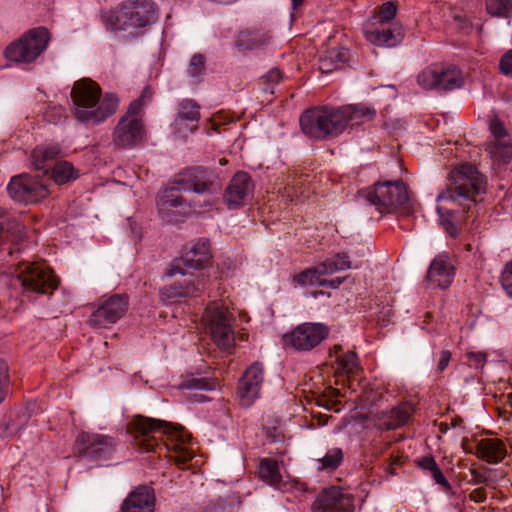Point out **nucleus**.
I'll return each instance as SVG.
<instances>
[{"mask_svg":"<svg viewBox=\"0 0 512 512\" xmlns=\"http://www.w3.org/2000/svg\"><path fill=\"white\" fill-rule=\"evenodd\" d=\"M127 430L132 437L133 447L141 453L165 451L178 465H185L193 458V451L186 446L191 441V435L183 427L135 416Z\"/></svg>","mask_w":512,"mask_h":512,"instance_id":"obj_1","label":"nucleus"},{"mask_svg":"<svg viewBox=\"0 0 512 512\" xmlns=\"http://www.w3.org/2000/svg\"><path fill=\"white\" fill-rule=\"evenodd\" d=\"M71 98L76 119L91 125L104 122L117 111L119 105L115 94L106 93L101 96L100 86L88 78L74 83Z\"/></svg>","mask_w":512,"mask_h":512,"instance_id":"obj_2","label":"nucleus"},{"mask_svg":"<svg viewBox=\"0 0 512 512\" xmlns=\"http://www.w3.org/2000/svg\"><path fill=\"white\" fill-rule=\"evenodd\" d=\"M486 178L473 164H463L451 174L446 191L438 196L439 202H448L469 212L476 205V196L485 193Z\"/></svg>","mask_w":512,"mask_h":512,"instance_id":"obj_3","label":"nucleus"},{"mask_svg":"<svg viewBox=\"0 0 512 512\" xmlns=\"http://www.w3.org/2000/svg\"><path fill=\"white\" fill-rule=\"evenodd\" d=\"M158 19V7L152 0H126L116 16L114 29L125 36L136 38Z\"/></svg>","mask_w":512,"mask_h":512,"instance_id":"obj_4","label":"nucleus"},{"mask_svg":"<svg viewBox=\"0 0 512 512\" xmlns=\"http://www.w3.org/2000/svg\"><path fill=\"white\" fill-rule=\"evenodd\" d=\"M151 96L150 89L131 102L127 112L120 118L113 131V143L117 148H132L143 140L144 125L140 115L145 98Z\"/></svg>","mask_w":512,"mask_h":512,"instance_id":"obj_5","label":"nucleus"},{"mask_svg":"<svg viewBox=\"0 0 512 512\" xmlns=\"http://www.w3.org/2000/svg\"><path fill=\"white\" fill-rule=\"evenodd\" d=\"M359 195L380 213H391L397 209L409 210V196L403 181L378 182L373 188L359 191Z\"/></svg>","mask_w":512,"mask_h":512,"instance_id":"obj_6","label":"nucleus"},{"mask_svg":"<svg viewBox=\"0 0 512 512\" xmlns=\"http://www.w3.org/2000/svg\"><path fill=\"white\" fill-rule=\"evenodd\" d=\"M202 320L216 346L224 351H230L235 342L232 327L234 318L227 306L219 301L212 302L206 307Z\"/></svg>","mask_w":512,"mask_h":512,"instance_id":"obj_7","label":"nucleus"},{"mask_svg":"<svg viewBox=\"0 0 512 512\" xmlns=\"http://www.w3.org/2000/svg\"><path fill=\"white\" fill-rule=\"evenodd\" d=\"M48 42L49 32L46 28L31 29L6 48L5 56L10 61L31 63L47 48Z\"/></svg>","mask_w":512,"mask_h":512,"instance_id":"obj_8","label":"nucleus"},{"mask_svg":"<svg viewBox=\"0 0 512 512\" xmlns=\"http://www.w3.org/2000/svg\"><path fill=\"white\" fill-rule=\"evenodd\" d=\"M173 184L182 192H193L206 197L215 195L220 190L216 174L202 166L185 168L174 177Z\"/></svg>","mask_w":512,"mask_h":512,"instance_id":"obj_9","label":"nucleus"},{"mask_svg":"<svg viewBox=\"0 0 512 512\" xmlns=\"http://www.w3.org/2000/svg\"><path fill=\"white\" fill-rule=\"evenodd\" d=\"M115 438L90 432H81L75 439V455L83 460L102 461L112 458L116 450Z\"/></svg>","mask_w":512,"mask_h":512,"instance_id":"obj_10","label":"nucleus"},{"mask_svg":"<svg viewBox=\"0 0 512 512\" xmlns=\"http://www.w3.org/2000/svg\"><path fill=\"white\" fill-rule=\"evenodd\" d=\"M23 287L25 296L30 294H52L57 288L59 280L53 271L39 263L26 264L17 276Z\"/></svg>","mask_w":512,"mask_h":512,"instance_id":"obj_11","label":"nucleus"},{"mask_svg":"<svg viewBox=\"0 0 512 512\" xmlns=\"http://www.w3.org/2000/svg\"><path fill=\"white\" fill-rule=\"evenodd\" d=\"M417 82L425 90H455L463 86L464 77L454 65H434L424 69L418 75Z\"/></svg>","mask_w":512,"mask_h":512,"instance_id":"obj_12","label":"nucleus"},{"mask_svg":"<svg viewBox=\"0 0 512 512\" xmlns=\"http://www.w3.org/2000/svg\"><path fill=\"white\" fill-rule=\"evenodd\" d=\"M210 259L211 250L209 240L205 238L199 239L180 258L172 262L167 275L174 276L180 274L182 276H193V271L207 267L210 263Z\"/></svg>","mask_w":512,"mask_h":512,"instance_id":"obj_13","label":"nucleus"},{"mask_svg":"<svg viewBox=\"0 0 512 512\" xmlns=\"http://www.w3.org/2000/svg\"><path fill=\"white\" fill-rule=\"evenodd\" d=\"M328 326L322 323H302L283 336L287 345L298 351H310L329 335Z\"/></svg>","mask_w":512,"mask_h":512,"instance_id":"obj_14","label":"nucleus"},{"mask_svg":"<svg viewBox=\"0 0 512 512\" xmlns=\"http://www.w3.org/2000/svg\"><path fill=\"white\" fill-rule=\"evenodd\" d=\"M180 191L173 184L172 187L165 189L159 194L157 209L163 220L173 222L177 214H186L190 208L199 211L200 208H210L213 205L211 198L205 199L202 205H191L182 196L178 195Z\"/></svg>","mask_w":512,"mask_h":512,"instance_id":"obj_15","label":"nucleus"},{"mask_svg":"<svg viewBox=\"0 0 512 512\" xmlns=\"http://www.w3.org/2000/svg\"><path fill=\"white\" fill-rule=\"evenodd\" d=\"M128 296L115 294L103 300L91 314L88 323L93 328H106L116 323L128 310Z\"/></svg>","mask_w":512,"mask_h":512,"instance_id":"obj_16","label":"nucleus"},{"mask_svg":"<svg viewBox=\"0 0 512 512\" xmlns=\"http://www.w3.org/2000/svg\"><path fill=\"white\" fill-rule=\"evenodd\" d=\"M7 190L14 200L25 203L37 202L48 195L45 184L25 174L13 177Z\"/></svg>","mask_w":512,"mask_h":512,"instance_id":"obj_17","label":"nucleus"},{"mask_svg":"<svg viewBox=\"0 0 512 512\" xmlns=\"http://www.w3.org/2000/svg\"><path fill=\"white\" fill-rule=\"evenodd\" d=\"M263 382V365L254 362L245 370L238 382L237 395L242 406L249 407L259 398Z\"/></svg>","mask_w":512,"mask_h":512,"instance_id":"obj_18","label":"nucleus"},{"mask_svg":"<svg viewBox=\"0 0 512 512\" xmlns=\"http://www.w3.org/2000/svg\"><path fill=\"white\" fill-rule=\"evenodd\" d=\"M354 499L345 494L339 487H329L322 490L311 505L312 512H351Z\"/></svg>","mask_w":512,"mask_h":512,"instance_id":"obj_19","label":"nucleus"},{"mask_svg":"<svg viewBox=\"0 0 512 512\" xmlns=\"http://www.w3.org/2000/svg\"><path fill=\"white\" fill-rule=\"evenodd\" d=\"M254 182L246 172H237L225 189L223 199L229 208L245 205L253 196Z\"/></svg>","mask_w":512,"mask_h":512,"instance_id":"obj_20","label":"nucleus"},{"mask_svg":"<svg viewBox=\"0 0 512 512\" xmlns=\"http://www.w3.org/2000/svg\"><path fill=\"white\" fill-rule=\"evenodd\" d=\"M365 36L368 41L377 46L393 47L404 37V30L398 23L380 25L377 28H366Z\"/></svg>","mask_w":512,"mask_h":512,"instance_id":"obj_21","label":"nucleus"},{"mask_svg":"<svg viewBox=\"0 0 512 512\" xmlns=\"http://www.w3.org/2000/svg\"><path fill=\"white\" fill-rule=\"evenodd\" d=\"M154 508V490L148 486H139L123 501L121 512H154Z\"/></svg>","mask_w":512,"mask_h":512,"instance_id":"obj_22","label":"nucleus"},{"mask_svg":"<svg viewBox=\"0 0 512 512\" xmlns=\"http://www.w3.org/2000/svg\"><path fill=\"white\" fill-rule=\"evenodd\" d=\"M302 132L313 140H326L327 131L324 129L323 107H314L305 110L300 116Z\"/></svg>","mask_w":512,"mask_h":512,"instance_id":"obj_23","label":"nucleus"},{"mask_svg":"<svg viewBox=\"0 0 512 512\" xmlns=\"http://www.w3.org/2000/svg\"><path fill=\"white\" fill-rule=\"evenodd\" d=\"M454 277V267L446 255L436 256L427 272V280L434 286L445 289L450 286Z\"/></svg>","mask_w":512,"mask_h":512,"instance_id":"obj_24","label":"nucleus"},{"mask_svg":"<svg viewBox=\"0 0 512 512\" xmlns=\"http://www.w3.org/2000/svg\"><path fill=\"white\" fill-rule=\"evenodd\" d=\"M217 387V382L212 378L207 377H197L195 375L186 376L181 384L180 388L187 389L192 393L189 397L195 402H206L209 401L206 395L203 394L204 391H213Z\"/></svg>","mask_w":512,"mask_h":512,"instance_id":"obj_25","label":"nucleus"},{"mask_svg":"<svg viewBox=\"0 0 512 512\" xmlns=\"http://www.w3.org/2000/svg\"><path fill=\"white\" fill-rule=\"evenodd\" d=\"M507 454L504 443L496 438L481 439L476 444L475 455L490 464L501 462Z\"/></svg>","mask_w":512,"mask_h":512,"instance_id":"obj_26","label":"nucleus"},{"mask_svg":"<svg viewBox=\"0 0 512 512\" xmlns=\"http://www.w3.org/2000/svg\"><path fill=\"white\" fill-rule=\"evenodd\" d=\"M271 41V35L263 29H245L238 33L235 46L240 51H250L266 46Z\"/></svg>","mask_w":512,"mask_h":512,"instance_id":"obj_27","label":"nucleus"},{"mask_svg":"<svg viewBox=\"0 0 512 512\" xmlns=\"http://www.w3.org/2000/svg\"><path fill=\"white\" fill-rule=\"evenodd\" d=\"M200 279H183L176 281L171 285L165 286L160 290V298L162 301H173L179 297L194 296L200 290Z\"/></svg>","mask_w":512,"mask_h":512,"instance_id":"obj_28","label":"nucleus"},{"mask_svg":"<svg viewBox=\"0 0 512 512\" xmlns=\"http://www.w3.org/2000/svg\"><path fill=\"white\" fill-rule=\"evenodd\" d=\"M326 139L338 137L346 129L345 114L340 107L323 106Z\"/></svg>","mask_w":512,"mask_h":512,"instance_id":"obj_29","label":"nucleus"},{"mask_svg":"<svg viewBox=\"0 0 512 512\" xmlns=\"http://www.w3.org/2000/svg\"><path fill=\"white\" fill-rule=\"evenodd\" d=\"M413 414V406L410 403H402L389 412L383 413L381 427L386 430L397 429L405 425Z\"/></svg>","mask_w":512,"mask_h":512,"instance_id":"obj_30","label":"nucleus"},{"mask_svg":"<svg viewBox=\"0 0 512 512\" xmlns=\"http://www.w3.org/2000/svg\"><path fill=\"white\" fill-rule=\"evenodd\" d=\"M349 59V52L345 48H333L325 51L319 58V70L328 74L344 66Z\"/></svg>","mask_w":512,"mask_h":512,"instance_id":"obj_31","label":"nucleus"},{"mask_svg":"<svg viewBox=\"0 0 512 512\" xmlns=\"http://www.w3.org/2000/svg\"><path fill=\"white\" fill-rule=\"evenodd\" d=\"M60 148L57 145L36 147L31 155L32 165L38 171L47 174L52 167L53 161L59 155Z\"/></svg>","mask_w":512,"mask_h":512,"instance_id":"obj_32","label":"nucleus"},{"mask_svg":"<svg viewBox=\"0 0 512 512\" xmlns=\"http://www.w3.org/2000/svg\"><path fill=\"white\" fill-rule=\"evenodd\" d=\"M340 108L345 114L346 127L349 124L351 126H358L365 122L372 121L376 116L374 108L363 104L347 105Z\"/></svg>","mask_w":512,"mask_h":512,"instance_id":"obj_33","label":"nucleus"},{"mask_svg":"<svg viewBox=\"0 0 512 512\" xmlns=\"http://www.w3.org/2000/svg\"><path fill=\"white\" fill-rule=\"evenodd\" d=\"M486 151L495 163L505 164L512 159V141L511 139L489 141Z\"/></svg>","mask_w":512,"mask_h":512,"instance_id":"obj_34","label":"nucleus"},{"mask_svg":"<svg viewBox=\"0 0 512 512\" xmlns=\"http://www.w3.org/2000/svg\"><path fill=\"white\" fill-rule=\"evenodd\" d=\"M259 477L269 485L277 486L282 481L278 461L271 458L261 460L258 468Z\"/></svg>","mask_w":512,"mask_h":512,"instance_id":"obj_35","label":"nucleus"},{"mask_svg":"<svg viewBox=\"0 0 512 512\" xmlns=\"http://www.w3.org/2000/svg\"><path fill=\"white\" fill-rule=\"evenodd\" d=\"M358 267H360V263H355L352 265V262L346 253H338L335 257L328 258L320 263V269H322L321 272H324L325 275Z\"/></svg>","mask_w":512,"mask_h":512,"instance_id":"obj_36","label":"nucleus"},{"mask_svg":"<svg viewBox=\"0 0 512 512\" xmlns=\"http://www.w3.org/2000/svg\"><path fill=\"white\" fill-rule=\"evenodd\" d=\"M200 117V106L198 103L192 99H183L178 104L175 124L179 125L182 121L198 122Z\"/></svg>","mask_w":512,"mask_h":512,"instance_id":"obj_37","label":"nucleus"},{"mask_svg":"<svg viewBox=\"0 0 512 512\" xmlns=\"http://www.w3.org/2000/svg\"><path fill=\"white\" fill-rule=\"evenodd\" d=\"M320 264L314 268H308L295 275L294 281L301 286H325L327 280L323 279L324 272H321Z\"/></svg>","mask_w":512,"mask_h":512,"instance_id":"obj_38","label":"nucleus"},{"mask_svg":"<svg viewBox=\"0 0 512 512\" xmlns=\"http://www.w3.org/2000/svg\"><path fill=\"white\" fill-rule=\"evenodd\" d=\"M51 176L56 184H65L77 178L73 165L66 161L55 163L52 167Z\"/></svg>","mask_w":512,"mask_h":512,"instance_id":"obj_39","label":"nucleus"},{"mask_svg":"<svg viewBox=\"0 0 512 512\" xmlns=\"http://www.w3.org/2000/svg\"><path fill=\"white\" fill-rule=\"evenodd\" d=\"M338 368L344 373L356 374L359 370L358 357L355 352L349 351L337 357Z\"/></svg>","mask_w":512,"mask_h":512,"instance_id":"obj_40","label":"nucleus"},{"mask_svg":"<svg viewBox=\"0 0 512 512\" xmlns=\"http://www.w3.org/2000/svg\"><path fill=\"white\" fill-rule=\"evenodd\" d=\"M512 7V0H486L487 12L492 16L506 17Z\"/></svg>","mask_w":512,"mask_h":512,"instance_id":"obj_41","label":"nucleus"},{"mask_svg":"<svg viewBox=\"0 0 512 512\" xmlns=\"http://www.w3.org/2000/svg\"><path fill=\"white\" fill-rule=\"evenodd\" d=\"M397 8L393 2H385L381 5L378 14L373 18V25H386L394 19Z\"/></svg>","mask_w":512,"mask_h":512,"instance_id":"obj_42","label":"nucleus"},{"mask_svg":"<svg viewBox=\"0 0 512 512\" xmlns=\"http://www.w3.org/2000/svg\"><path fill=\"white\" fill-rule=\"evenodd\" d=\"M343 460V452L340 448L330 449L326 455L320 459V469H336Z\"/></svg>","mask_w":512,"mask_h":512,"instance_id":"obj_43","label":"nucleus"},{"mask_svg":"<svg viewBox=\"0 0 512 512\" xmlns=\"http://www.w3.org/2000/svg\"><path fill=\"white\" fill-rule=\"evenodd\" d=\"M206 58L203 54H194L189 62L188 75L192 78H198L205 72Z\"/></svg>","mask_w":512,"mask_h":512,"instance_id":"obj_44","label":"nucleus"},{"mask_svg":"<svg viewBox=\"0 0 512 512\" xmlns=\"http://www.w3.org/2000/svg\"><path fill=\"white\" fill-rule=\"evenodd\" d=\"M490 131L493 136V139L491 141H501L502 139H510L503 122L498 118H494L491 120Z\"/></svg>","mask_w":512,"mask_h":512,"instance_id":"obj_45","label":"nucleus"},{"mask_svg":"<svg viewBox=\"0 0 512 512\" xmlns=\"http://www.w3.org/2000/svg\"><path fill=\"white\" fill-rule=\"evenodd\" d=\"M466 359L471 368L482 369L486 363V354L482 352H468Z\"/></svg>","mask_w":512,"mask_h":512,"instance_id":"obj_46","label":"nucleus"},{"mask_svg":"<svg viewBox=\"0 0 512 512\" xmlns=\"http://www.w3.org/2000/svg\"><path fill=\"white\" fill-rule=\"evenodd\" d=\"M501 284L507 295L512 298V263L502 271Z\"/></svg>","mask_w":512,"mask_h":512,"instance_id":"obj_47","label":"nucleus"},{"mask_svg":"<svg viewBox=\"0 0 512 512\" xmlns=\"http://www.w3.org/2000/svg\"><path fill=\"white\" fill-rule=\"evenodd\" d=\"M499 70L503 75L512 77V49L508 50L501 57Z\"/></svg>","mask_w":512,"mask_h":512,"instance_id":"obj_48","label":"nucleus"},{"mask_svg":"<svg viewBox=\"0 0 512 512\" xmlns=\"http://www.w3.org/2000/svg\"><path fill=\"white\" fill-rule=\"evenodd\" d=\"M8 384V367L4 361H0V403L4 400Z\"/></svg>","mask_w":512,"mask_h":512,"instance_id":"obj_49","label":"nucleus"},{"mask_svg":"<svg viewBox=\"0 0 512 512\" xmlns=\"http://www.w3.org/2000/svg\"><path fill=\"white\" fill-rule=\"evenodd\" d=\"M418 465L424 469L428 470L430 472H433L438 467L435 459L432 456H426L418 460Z\"/></svg>","mask_w":512,"mask_h":512,"instance_id":"obj_50","label":"nucleus"},{"mask_svg":"<svg viewBox=\"0 0 512 512\" xmlns=\"http://www.w3.org/2000/svg\"><path fill=\"white\" fill-rule=\"evenodd\" d=\"M470 474H471L470 483H472L473 485L488 483V478L485 475H483L482 473H480L478 470L471 469Z\"/></svg>","mask_w":512,"mask_h":512,"instance_id":"obj_51","label":"nucleus"},{"mask_svg":"<svg viewBox=\"0 0 512 512\" xmlns=\"http://www.w3.org/2000/svg\"><path fill=\"white\" fill-rule=\"evenodd\" d=\"M469 498L475 503H482L486 500V491L484 488L474 489L470 494Z\"/></svg>","mask_w":512,"mask_h":512,"instance_id":"obj_52","label":"nucleus"},{"mask_svg":"<svg viewBox=\"0 0 512 512\" xmlns=\"http://www.w3.org/2000/svg\"><path fill=\"white\" fill-rule=\"evenodd\" d=\"M431 474H432L434 481L437 484H439L445 488H450V484H449L448 480L445 478V476L443 475V473L441 472L439 467H437L436 470L431 472Z\"/></svg>","mask_w":512,"mask_h":512,"instance_id":"obj_53","label":"nucleus"},{"mask_svg":"<svg viewBox=\"0 0 512 512\" xmlns=\"http://www.w3.org/2000/svg\"><path fill=\"white\" fill-rule=\"evenodd\" d=\"M451 359V353L448 350H444L441 352V356L438 362V370L440 372L444 371L448 366Z\"/></svg>","mask_w":512,"mask_h":512,"instance_id":"obj_54","label":"nucleus"},{"mask_svg":"<svg viewBox=\"0 0 512 512\" xmlns=\"http://www.w3.org/2000/svg\"><path fill=\"white\" fill-rule=\"evenodd\" d=\"M265 78L269 82L278 83L282 79V72L277 68L271 69Z\"/></svg>","mask_w":512,"mask_h":512,"instance_id":"obj_55","label":"nucleus"},{"mask_svg":"<svg viewBox=\"0 0 512 512\" xmlns=\"http://www.w3.org/2000/svg\"><path fill=\"white\" fill-rule=\"evenodd\" d=\"M204 512H225L224 505L221 502L211 504L204 509Z\"/></svg>","mask_w":512,"mask_h":512,"instance_id":"obj_56","label":"nucleus"},{"mask_svg":"<svg viewBox=\"0 0 512 512\" xmlns=\"http://www.w3.org/2000/svg\"><path fill=\"white\" fill-rule=\"evenodd\" d=\"M344 278H335L332 280H327V284L324 287H329L332 289L338 288L343 283Z\"/></svg>","mask_w":512,"mask_h":512,"instance_id":"obj_57","label":"nucleus"},{"mask_svg":"<svg viewBox=\"0 0 512 512\" xmlns=\"http://www.w3.org/2000/svg\"><path fill=\"white\" fill-rule=\"evenodd\" d=\"M446 229L450 235H452V236L457 235V228L453 224H448Z\"/></svg>","mask_w":512,"mask_h":512,"instance_id":"obj_58","label":"nucleus"},{"mask_svg":"<svg viewBox=\"0 0 512 512\" xmlns=\"http://www.w3.org/2000/svg\"><path fill=\"white\" fill-rule=\"evenodd\" d=\"M291 1H292L293 9L296 10L303 3L304 0H291Z\"/></svg>","mask_w":512,"mask_h":512,"instance_id":"obj_59","label":"nucleus"},{"mask_svg":"<svg viewBox=\"0 0 512 512\" xmlns=\"http://www.w3.org/2000/svg\"><path fill=\"white\" fill-rule=\"evenodd\" d=\"M394 464H400L401 463V458L400 457H397L394 461H393Z\"/></svg>","mask_w":512,"mask_h":512,"instance_id":"obj_60","label":"nucleus"},{"mask_svg":"<svg viewBox=\"0 0 512 512\" xmlns=\"http://www.w3.org/2000/svg\"><path fill=\"white\" fill-rule=\"evenodd\" d=\"M196 128H197V125H194L193 127H191L190 128L191 132H193Z\"/></svg>","mask_w":512,"mask_h":512,"instance_id":"obj_61","label":"nucleus"},{"mask_svg":"<svg viewBox=\"0 0 512 512\" xmlns=\"http://www.w3.org/2000/svg\"><path fill=\"white\" fill-rule=\"evenodd\" d=\"M442 209H444V208H443V207H439V208H438V211H439V212H441V211H442Z\"/></svg>","mask_w":512,"mask_h":512,"instance_id":"obj_62","label":"nucleus"}]
</instances>
